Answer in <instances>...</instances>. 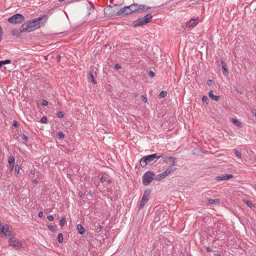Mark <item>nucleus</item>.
I'll return each instance as SVG.
<instances>
[{
	"mask_svg": "<svg viewBox=\"0 0 256 256\" xmlns=\"http://www.w3.org/2000/svg\"><path fill=\"white\" fill-rule=\"evenodd\" d=\"M13 126H14V127H16H16H18V122H17L16 120H14V121H13Z\"/></svg>",
	"mask_w": 256,
	"mask_h": 256,
	"instance_id": "41",
	"label": "nucleus"
},
{
	"mask_svg": "<svg viewBox=\"0 0 256 256\" xmlns=\"http://www.w3.org/2000/svg\"><path fill=\"white\" fill-rule=\"evenodd\" d=\"M58 138H62L64 137V134L62 132H58Z\"/></svg>",
	"mask_w": 256,
	"mask_h": 256,
	"instance_id": "28",
	"label": "nucleus"
},
{
	"mask_svg": "<svg viewBox=\"0 0 256 256\" xmlns=\"http://www.w3.org/2000/svg\"><path fill=\"white\" fill-rule=\"evenodd\" d=\"M152 16L150 14H148L132 22V26L136 28L138 26H142L149 22L152 19Z\"/></svg>",
	"mask_w": 256,
	"mask_h": 256,
	"instance_id": "3",
	"label": "nucleus"
},
{
	"mask_svg": "<svg viewBox=\"0 0 256 256\" xmlns=\"http://www.w3.org/2000/svg\"><path fill=\"white\" fill-rule=\"evenodd\" d=\"M2 63L3 65L10 64L11 62L10 60H2Z\"/></svg>",
	"mask_w": 256,
	"mask_h": 256,
	"instance_id": "33",
	"label": "nucleus"
},
{
	"mask_svg": "<svg viewBox=\"0 0 256 256\" xmlns=\"http://www.w3.org/2000/svg\"><path fill=\"white\" fill-rule=\"evenodd\" d=\"M221 63L222 64V73L224 75L227 76L228 74V70L227 68H226V64L224 61H221Z\"/></svg>",
	"mask_w": 256,
	"mask_h": 256,
	"instance_id": "16",
	"label": "nucleus"
},
{
	"mask_svg": "<svg viewBox=\"0 0 256 256\" xmlns=\"http://www.w3.org/2000/svg\"><path fill=\"white\" fill-rule=\"evenodd\" d=\"M20 136H21V138H22V140H25L26 141V140H28V138L27 136H26L25 134H22Z\"/></svg>",
	"mask_w": 256,
	"mask_h": 256,
	"instance_id": "38",
	"label": "nucleus"
},
{
	"mask_svg": "<svg viewBox=\"0 0 256 256\" xmlns=\"http://www.w3.org/2000/svg\"><path fill=\"white\" fill-rule=\"evenodd\" d=\"M208 96L210 98L216 101H218L220 98L219 96H215L213 94V92L212 90L208 92Z\"/></svg>",
	"mask_w": 256,
	"mask_h": 256,
	"instance_id": "15",
	"label": "nucleus"
},
{
	"mask_svg": "<svg viewBox=\"0 0 256 256\" xmlns=\"http://www.w3.org/2000/svg\"><path fill=\"white\" fill-rule=\"evenodd\" d=\"M114 68L116 69V70H118V69H120L121 68V66L120 64H116L115 66H114Z\"/></svg>",
	"mask_w": 256,
	"mask_h": 256,
	"instance_id": "42",
	"label": "nucleus"
},
{
	"mask_svg": "<svg viewBox=\"0 0 256 256\" xmlns=\"http://www.w3.org/2000/svg\"><path fill=\"white\" fill-rule=\"evenodd\" d=\"M8 242L10 245L16 250H20L24 248L22 242L17 240L16 238H10Z\"/></svg>",
	"mask_w": 256,
	"mask_h": 256,
	"instance_id": "7",
	"label": "nucleus"
},
{
	"mask_svg": "<svg viewBox=\"0 0 256 256\" xmlns=\"http://www.w3.org/2000/svg\"><path fill=\"white\" fill-rule=\"evenodd\" d=\"M154 174L152 172H146L142 176V183L144 186H148L154 180Z\"/></svg>",
	"mask_w": 256,
	"mask_h": 256,
	"instance_id": "5",
	"label": "nucleus"
},
{
	"mask_svg": "<svg viewBox=\"0 0 256 256\" xmlns=\"http://www.w3.org/2000/svg\"><path fill=\"white\" fill-rule=\"evenodd\" d=\"M208 97L206 96H203L202 98V100L204 102H207L208 101Z\"/></svg>",
	"mask_w": 256,
	"mask_h": 256,
	"instance_id": "37",
	"label": "nucleus"
},
{
	"mask_svg": "<svg viewBox=\"0 0 256 256\" xmlns=\"http://www.w3.org/2000/svg\"><path fill=\"white\" fill-rule=\"evenodd\" d=\"M48 228L52 232H55L56 230V228H55V227L52 226H48Z\"/></svg>",
	"mask_w": 256,
	"mask_h": 256,
	"instance_id": "32",
	"label": "nucleus"
},
{
	"mask_svg": "<svg viewBox=\"0 0 256 256\" xmlns=\"http://www.w3.org/2000/svg\"><path fill=\"white\" fill-rule=\"evenodd\" d=\"M8 162L10 164V170L12 171L14 168V156H10L8 158Z\"/></svg>",
	"mask_w": 256,
	"mask_h": 256,
	"instance_id": "13",
	"label": "nucleus"
},
{
	"mask_svg": "<svg viewBox=\"0 0 256 256\" xmlns=\"http://www.w3.org/2000/svg\"><path fill=\"white\" fill-rule=\"evenodd\" d=\"M231 121L234 124H236L237 126L239 127V128H242V123L238 120L236 119V118H232V120H231Z\"/></svg>",
	"mask_w": 256,
	"mask_h": 256,
	"instance_id": "17",
	"label": "nucleus"
},
{
	"mask_svg": "<svg viewBox=\"0 0 256 256\" xmlns=\"http://www.w3.org/2000/svg\"><path fill=\"white\" fill-rule=\"evenodd\" d=\"M47 121V118L45 116L42 117L40 120V122L42 123H46Z\"/></svg>",
	"mask_w": 256,
	"mask_h": 256,
	"instance_id": "35",
	"label": "nucleus"
},
{
	"mask_svg": "<svg viewBox=\"0 0 256 256\" xmlns=\"http://www.w3.org/2000/svg\"><path fill=\"white\" fill-rule=\"evenodd\" d=\"M88 78L89 81L92 82L94 84L96 83V81L94 78V76L92 72H90L88 74Z\"/></svg>",
	"mask_w": 256,
	"mask_h": 256,
	"instance_id": "18",
	"label": "nucleus"
},
{
	"mask_svg": "<svg viewBox=\"0 0 256 256\" xmlns=\"http://www.w3.org/2000/svg\"><path fill=\"white\" fill-rule=\"evenodd\" d=\"M3 226L2 225V224L0 223V230H1L2 227Z\"/></svg>",
	"mask_w": 256,
	"mask_h": 256,
	"instance_id": "52",
	"label": "nucleus"
},
{
	"mask_svg": "<svg viewBox=\"0 0 256 256\" xmlns=\"http://www.w3.org/2000/svg\"><path fill=\"white\" fill-rule=\"evenodd\" d=\"M232 151L234 152L236 156L239 158H242V154L239 151L237 150L236 149L232 150Z\"/></svg>",
	"mask_w": 256,
	"mask_h": 256,
	"instance_id": "24",
	"label": "nucleus"
},
{
	"mask_svg": "<svg viewBox=\"0 0 256 256\" xmlns=\"http://www.w3.org/2000/svg\"><path fill=\"white\" fill-rule=\"evenodd\" d=\"M160 158V156H158L157 154L144 156L140 160V164L142 167L144 168L148 164H152L156 162Z\"/></svg>",
	"mask_w": 256,
	"mask_h": 256,
	"instance_id": "2",
	"label": "nucleus"
},
{
	"mask_svg": "<svg viewBox=\"0 0 256 256\" xmlns=\"http://www.w3.org/2000/svg\"><path fill=\"white\" fill-rule=\"evenodd\" d=\"M166 174H164V172H162V174H160L156 176L155 178V179L156 180L159 181L161 180L162 178H164L165 177H166Z\"/></svg>",
	"mask_w": 256,
	"mask_h": 256,
	"instance_id": "20",
	"label": "nucleus"
},
{
	"mask_svg": "<svg viewBox=\"0 0 256 256\" xmlns=\"http://www.w3.org/2000/svg\"><path fill=\"white\" fill-rule=\"evenodd\" d=\"M20 167L19 165L16 164L15 166L14 170L18 174L20 172Z\"/></svg>",
	"mask_w": 256,
	"mask_h": 256,
	"instance_id": "29",
	"label": "nucleus"
},
{
	"mask_svg": "<svg viewBox=\"0 0 256 256\" xmlns=\"http://www.w3.org/2000/svg\"><path fill=\"white\" fill-rule=\"evenodd\" d=\"M42 16L32 20L23 24L20 29L21 32H30L34 31L36 28H40V20Z\"/></svg>",
	"mask_w": 256,
	"mask_h": 256,
	"instance_id": "1",
	"label": "nucleus"
},
{
	"mask_svg": "<svg viewBox=\"0 0 256 256\" xmlns=\"http://www.w3.org/2000/svg\"><path fill=\"white\" fill-rule=\"evenodd\" d=\"M57 60L58 62H60V55H58L56 56Z\"/></svg>",
	"mask_w": 256,
	"mask_h": 256,
	"instance_id": "47",
	"label": "nucleus"
},
{
	"mask_svg": "<svg viewBox=\"0 0 256 256\" xmlns=\"http://www.w3.org/2000/svg\"><path fill=\"white\" fill-rule=\"evenodd\" d=\"M2 29L1 27L0 26V42H1V40H2Z\"/></svg>",
	"mask_w": 256,
	"mask_h": 256,
	"instance_id": "44",
	"label": "nucleus"
},
{
	"mask_svg": "<svg viewBox=\"0 0 256 256\" xmlns=\"http://www.w3.org/2000/svg\"><path fill=\"white\" fill-rule=\"evenodd\" d=\"M254 189H255V190H256V186H254Z\"/></svg>",
	"mask_w": 256,
	"mask_h": 256,
	"instance_id": "54",
	"label": "nucleus"
},
{
	"mask_svg": "<svg viewBox=\"0 0 256 256\" xmlns=\"http://www.w3.org/2000/svg\"><path fill=\"white\" fill-rule=\"evenodd\" d=\"M206 250L207 252H211V249L209 247H207Z\"/></svg>",
	"mask_w": 256,
	"mask_h": 256,
	"instance_id": "49",
	"label": "nucleus"
},
{
	"mask_svg": "<svg viewBox=\"0 0 256 256\" xmlns=\"http://www.w3.org/2000/svg\"><path fill=\"white\" fill-rule=\"evenodd\" d=\"M100 181L102 182H106L108 184L111 183V180L108 175L106 174H104L100 178Z\"/></svg>",
	"mask_w": 256,
	"mask_h": 256,
	"instance_id": "14",
	"label": "nucleus"
},
{
	"mask_svg": "<svg viewBox=\"0 0 256 256\" xmlns=\"http://www.w3.org/2000/svg\"><path fill=\"white\" fill-rule=\"evenodd\" d=\"M150 194V191L148 190H146L144 191L143 196L142 198L140 204V208H143L146 204L148 202V196Z\"/></svg>",
	"mask_w": 256,
	"mask_h": 256,
	"instance_id": "9",
	"label": "nucleus"
},
{
	"mask_svg": "<svg viewBox=\"0 0 256 256\" xmlns=\"http://www.w3.org/2000/svg\"><path fill=\"white\" fill-rule=\"evenodd\" d=\"M24 16L20 14H16L8 19V22L13 24H20L24 22Z\"/></svg>",
	"mask_w": 256,
	"mask_h": 256,
	"instance_id": "6",
	"label": "nucleus"
},
{
	"mask_svg": "<svg viewBox=\"0 0 256 256\" xmlns=\"http://www.w3.org/2000/svg\"><path fill=\"white\" fill-rule=\"evenodd\" d=\"M32 182H33L34 184H36L38 183V180H37L36 179H34V180H32Z\"/></svg>",
	"mask_w": 256,
	"mask_h": 256,
	"instance_id": "50",
	"label": "nucleus"
},
{
	"mask_svg": "<svg viewBox=\"0 0 256 256\" xmlns=\"http://www.w3.org/2000/svg\"><path fill=\"white\" fill-rule=\"evenodd\" d=\"M198 22L197 19L192 18L190 20L187 22L186 26L189 28H194L197 24Z\"/></svg>",
	"mask_w": 256,
	"mask_h": 256,
	"instance_id": "12",
	"label": "nucleus"
},
{
	"mask_svg": "<svg viewBox=\"0 0 256 256\" xmlns=\"http://www.w3.org/2000/svg\"><path fill=\"white\" fill-rule=\"evenodd\" d=\"M245 203L250 208H252L253 206L252 204L249 200H246Z\"/></svg>",
	"mask_w": 256,
	"mask_h": 256,
	"instance_id": "30",
	"label": "nucleus"
},
{
	"mask_svg": "<svg viewBox=\"0 0 256 256\" xmlns=\"http://www.w3.org/2000/svg\"><path fill=\"white\" fill-rule=\"evenodd\" d=\"M129 12L130 10L128 6H126L121 8L118 12H117L116 14L118 16H120L122 14L128 15V14H130Z\"/></svg>",
	"mask_w": 256,
	"mask_h": 256,
	"instance_id": "10",
	"label": "nucleus"
},
{
	"mask_svg": "<svg viewBox=\"0 0 256 256\" xmlns=\"http://www.w3.org/2000/svg\"><path fill=\"white\" fill-rule=\"evenodd\" d=\"M66 223V219L64 218H62L60 222V224L61 226H62L64 225Z\"/></svg>",
	"mask_w": 256,
	"mask_h": 256,
	"instance_id": "27",
	"label": "nucleus"
},
{
	"mask_svg": "<svg viewBox=\"0 0 256 256\" xmlns=\"http://www.w3.org/2000/svg\"><path fill=\"white\" fill-rule=\"evenodd\" d=\"M208 202L210 204H219L220 203V200L219 199H209Z\"/></svg>",
	"mask_w": 256,
	"mask_h": 256,
	"instance_id": "21",
	"label": "nucleus"
},
{
	"mask_svg": "<svg viewBox=\"0 0 256 256\" xmlns=\"http://www.w3.org/2000/svg\"><path fill=\"white\" fill-rule=\"evenodd\" d=\"M76 228L78 232L80 234H83L85 232L84 228L80 224H79L77 226Z\"/></svg>",
	"mask_w": 256,
	"mask_h": 256,
	"instance_id": "19",
	"label": "nucleus"
},
{
	"mask_svg": "<svg viewBox=\"0 0 256 256\" xmlns=\"http://www.w3.org/2000/svg\"><path fill=\"white\" fill-rule=\"evenodd\" d=\"M142 101L145 103L146 102H147L146 98L144 96H142Z\"/></svg>",
	"mask_w": 256,
	"mask_h": 256,
	"instance_id": "45",
	"label": "nucleus"
},
{
	"mask_svg": "<svg viewBox=\"0 0 256 256\" xmlns=\"http://www.w3.org/2000/svg\"><path fill=\"white\" fill-rule=\"evenodd\" d=\"M148 76L150 77H153L154 76V73L152 71H150L148 72Z\"/></svg>",
	"mask_w": 256,
	"mask_h": 256,
	"instance_id": "39",
	"label": "nucleus"
},
{
	"mask_svg": "<svg viewBox=\"0 0 256 256\" xmlns=\"http://www.w3.org/2000/svg\"><path fill=\"white\" fill-rule=\"evenodd\" d=\"M176 168H168L165 170V172H164V174H166V176H168L174 172Z\"/></svg>",
	"mask_w": 256,
	"mask_h": 256,
	"instance_id": "23",
	"label": "nucleus"
},
{
	"mask_svg": "<svg viewBox=\"0 0 256 256\" xmlns=\"http://www.w3.org/2000/svg\"><path fill=\"white\" fill-rule=\"evenodd\" d=\"M212 81L210 80H209L207 81V84L208 85V86H211L212 85Z\"/></svg>",
	"mask_w": 256,
	"mask_h": 256,
	"instance_id": "43",
	"label": "nucleus"
},
{
	"mask_svg": "<svg viewBox=\"0 0 256 256\" xmlns=\"http://www.w3.org/2000/svg\"><path fill=\"white\" fill-rule=\"evenodd\" d=\"M3 65L2 63V61H0V68Z\"/></svg>",
	"mask_w": 256,
	"mask_h": 256,
	"instance_id": "51",
	"label": "nucleus"
},
{
	"mask_svg": "<svg viewBox=\"0 0 256 256\" xmlns=\"http://www.w3.org/2000/svg\"><path fill=\"white\" fill-rule=\"evenodd\" d=\"M48 104V102L46 100H43L42 102V105L43 106H46Z\"/></svg>",
	"mask_w": 256,
	"mask_h": 256,
	"instance_id": "34",
	"label": "nucleus"
},
{
	"mask_svg": "<svg viewBox=\"0 0 256 256\" xmlns=\"http://www.w3.org/2000/svg\"><path fill=\"white\" fill-rule=\"evenodd\" d=\"M234 176L231 174H226L222 176H218L216 177V180H229L230 178H232Z\"/></svg>",
	"mask_w": 256,
	"mask_h": 256,
	"instance_id": "11",
	"label": "nucleus"
},
{
	"mask_svg": "<svg viewBox=\"0 0 256 256\" xmlns=\"http://www.w3.org/2000/svg\"><path fill=\"white\" fill-rule=\"evenodd\" d=\"M44 216V214H43V212H40L39 213H38V216L40 218H42Z\"/></svg>",
	"mask_w": 256,
	"mask_h": 256,
	"instance_id": "46",
	"label": "nucleus"
},
{
	"mask_svg": "<svg viewBox=\"0 0 256 256\" xmlns=\"http://www.w3.org/2000/svg\"><path fill=\"white\" fill-rule=\"evenodd\" d=\"M130 14L136 12H146L150 9V7L146 5H140L138 4H132L128 6Z\"/></svg>",
	"mask_w": 256,
	"mask_h": 256,
	"instance_id": "4",
	"label": "nucleus"
},
{
	"mask_svg": "<svg viewBox=\"0 0 256 256\" xmlns=\"http://www.w3.org/2000/svg\"><path fill=\"white\" fill-rule=\"evenodd\" d=\"M168 158L170 160V161L172 162L173 164H174L175 163L176 158H174L170 157V158Z\"/></svg>",
	"mask_w": 256,
	"mask_h": 256,
	"instance_id": "36",
	"label": "nucleus"
},
{
	"mask_svg": "<svg viewBox=\"0 0 256 256\" xmlns=\"http://www.w3.org/2000/svg\"><path fill=\"white\" fill-rule=\"evenodd\" d=\"M58 240L60 243H62L63 242V236L62 234L60 233L58 234Z\"/></svg>",
	"mask_w": 256,
	"mask_h": 256,
	"instance_id": "26",
	"label": "nucleus"
},
{
	"mask_svg": "<svg viewBox=\"0 0 256 256\" xmlns=\"http://www.w3.org/2000/svg\"><path fill=\"white\" fill-rule=\"evenodd\" d=\"M47 218L50 221H52L54 220V217L52 215L48 216Z\"/></svg>",
	"mask_w": 256,
	"mask_h": 256,
	"instance_id": "40",
	"label": "nucleus"
},
{
	"mask_svg": "<svg viewBox=\"0 0 256 256\" xmlns=\"http://www.w3.org/2000/svg\"><path fill=\"white\" fill-rule=\"evenodd\" d=\"M215 256H222L220 254H216Z\"/></svg>",
	"mask_w": 256,
	"mask_h": 256,
	"instance_id": "53",
	"label": "nucleus"
},
{
	"mask_svg": "<svg viewBox=\"0 0 256 256\" xmlns=\"http://www.w3.org/2000/svg\"><path fill=\"white\" fill-rule=\"evenodd\" d=\"M35 170H30V173L32 174H35Z\"/></svg>",
	"mask_w": 256,
	"mask_h": 256,
	"instance_id": "48",
	"label": "nucleus"
},
{
	"mask_svg": "<svg viewBox=\"0 0 256 256\" xmlns=\"http://www.w3.org/2000/svg\"><path fill=\"white\" fill-rule=\"evenodd\" d=\"M1 232L4 234L5 236H8L9 238L10 237H13L12 236V228L8 225L2 227Z\"/></svg>",
	"mask_w": 256,
	"mask_h": 256,
	"instance_id": "8",
	"label": "nucleus"
},
{
	"mask_svg": "<svg viewBox=\"0 0 256 256\" xmlns=\"http://www.w3.org/2000/svg\"><path fill=\"white\" fill-rule=\"evenodd\" d=\"M168 92L166 91L162 90L160 93V94H158V96L161 98H165Z\"/></svg>",
	"mask_w": 256,
	"mask_h": 256,
	"instance_id": "25",
	"label": "nucleus"
},
{
	"mask_svg": "<svg viewBox=\"0 0 256 256\" xmlns=\"http://www.w3.org/2000/svg\"><path fill=\"white\" fill-rule=\"evenodd\" d=\"M57 116L59 118H62L64 116V114L62 112H60L58 113Z\"/></svg>",
	"mask_w": 256,
	"mask_h": 256,
	"instance_id": "31",
	"label": "nucleus"
},
{
	"mask_svg": "<svg viewBox=\"0 0 256 256\" xmlns=\"http://www.w3.org/2000/svg\"><path fill=\"white\" fill-rule=\"evenodd\" d=\"M166 214L165 212L162 211V212H160L156 216L155 218V220H160L161 216H162L164 218V214Z\"/></svg>",
	"mask_w": 256,
	"mask_h": 256,
	"instance_id": "22",
	"label": "nucleus"
}]
</instances>
